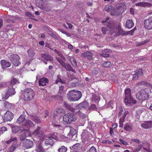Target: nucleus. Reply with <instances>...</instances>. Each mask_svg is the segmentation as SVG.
Instances as JSON below:
<instances>
[{
	"mask_svg": "<svg viewBox=\"0 0 152 152\" xmlns=\"http://www.w3.org/2000/svg\"><path fill=\"white\" fill-rule=\"evenodd\" d=\"M25 15L30 18H31V17L32 16V15L28 12H26L25 13Z\"/></svg>",
	"mask_w": 152,
	"mask_h": 152,
	"instance_id": "64",
	"label": "nucleus"
},
{
	"mask_svg": "<svg viewBox=\"0 0 152 152\" xmlns=\"http://www.w3.org/2000/svg\"><path fill=\"white\" fill-rule=\"evenodd\" d=\"M77 113L82 118H84L86 117V115L84 114L80 110L78 111Z\"/></svg>",
	"mask_w": 152,
	"mask_h": 152,
	"instance_id": "48",
	"label": "nucleus"
},
{
	"mask_svg": "<svg viewBox=\"0 0 152 152\" xmlns=\"http://www.w3.org/2000/svg\"><path fill=\"white\" fill-rule=\"evenodd\" d=\"M15 92L14 91V88H12L9 87L5 94L3 97V98L5 99H7L10 96H12L15 94Z\"/></svg>",
	"mask_w": 152,
	"mask_h": 152,
	"instance_id": "11",
	"label": "nucleus"
},
{
	"mask_svg": "<svg viewBox=\"0 0 152 152\" xmlns=\"http://www.w3.org/2000/svg\"><path fill=\"white\" fill-rule=\"evenodd\" d=\"M57 60L61 64L62 66H64L65 65V62L63 61V60L59 58H57Z\"/></svg>",
	"mask_w": 152,
	"mask_h": 152,
	"instance_id": "44",
	"label": "nucleus"
},
{
	"mask_svg": "<svg viewBox=\"0 0 152 152\" xmlns=\"http://www.w3.org/2000/svg\"><path fill=\"white\" fill-rule=\"evenodd\" d=\"M40 129V127H38V128L34 131L33 134L35 135H38L40 132V131H39Z\"/></svg>",
	"mask_w": 152,
	"mask_h": 152,
	"instance_id": "40",
	"label": "nucleus"
},
{
	"mask_svg": "<svg viewBox=\"0 0 152 152\" xmlns=\"http://www.w3.org/2000/svg\"><path fill=\"white\" fill-rule=\"evenodd\" d=\"M9 58L12 63L15 66H18L20 64L19 60L20 58L18 55L12 54L10 55Z\"/></svg>",
	"mask_w": 152,
	"mask_h": 152,
	"instance_id": "7",
	"label": "nucleus"
},
{
	"mask_svg": "<svg viewBox=\"0 0 152 152\" xmlns=\"http://www.w3.org/2000/svg\"><path fill=\"white\" fill-rule=\"evenodd\" d=\"M64 105L67 108L69 109L70 110H71V109H70V105H69L68 104L64 102Z\"/></svg>",
	"mask_w": 152,
	"mask_h": 152,
	"instance_id": "61",
	"label": "nucleus"
},
{
	"mask_svg": "<svg viewBox=\"0 0 152 152\" xmlns=\"http://www.w3.org/2000/svg\"><path fill=\"white\" fill-rule=\"evenodd\" d=\"M117 7L118 10L121 12L123 11L126 8V6L124 3H120L117 4Z\"/></svg>",
	"mask_w": 152,
	"mask_h": 152,
	"instance_id": "19",
	"label": "nucleus"
},
{
	"mask_svg": "<svg viewBox=\"0 0 152 152\" xmlns=\"http://www.w3.org/2000/svg\"><path fill=\"white\" fill-rule=\"evenodd\" d=\"M64 88V86L62 85L59 86V92L60 93H62L63 92V90Z\"/></svg>",
	"mask_w": 152,
	"mask_h": 152,
	"instance_id": "55",
	"label": "nucleus"
},
{
	"mask_svg": "<svg viewBox=\"0 0 152 152\" xmlns=\"http://www.w3.org/2000/svg\"><path fill=\"white\" fill-rule=\"evenodd\" d=\"M113 7L110 5H107L105 7V10L107 12H110L113 9Z\"/></svg>",
	"mask_w": 152,
	"mask_h": 152,
	"instance_id": "35",
	"label": "nucleus"
},
{
	"mask_svg": "<svg viewBox=\"0 0 152 152\" xmlns=\"http://www.w3.org/2000/svg\"><path fill=\"white\" fill-rule=\"evenodd\" d=\"M67 150V148L63 146H61L60 148H59L58 151L59 152H66Z\"/></svg>",
	"mask_w": 152,
	"mask_h": 152,
	"instance_id": "39",
	"label": "nucleus"
},
{
	"mask_svg": "<svg viewBox=\"0 0 152 152\" xmlns=\"http://www.w3.org/2000/svg\"><path fill=\"white\" fill-rule=\"evenodd\" d=\"M41 57L42 60H43L44 62L46 64H47L46 61H52L53 59L51 56L48 54H44L42 55Z\"/></svg>",
	"mask_w": 152,
	"mask_h": 152,
	"instance_id": "14",
	"label": "nucleus"
},
{
	"mask_svg": "<svg viewBox=\"0 0 152 152\" xmlns=\"http://www.w3.org/2000/svg\"><path fill=\"white\" fill-rule=\"evenodd\" d=\"M70 131L68 134L69 136L72 137L76 134V130L72 127H70Z\"/></svg>",
	"mask_w": 152,
	"mask_h": 152,
	"instance_id": "25",
	"label": "nucleus"
},
{
	"mask_svg": "<svg viewBox=\"0 0 152 152\" xmlns=\"http://www.w3.org/2000/svg\"><path fill=\"white\" fill-rule=\"evenodd\" d=\"M14 115L13 113L8 110L4 114L3 117L4 122L10 121L13 119Z\"/></svg>",
	"mask_w": 152,
	"mask_h": 152,
	"instance_id": "8",
	"label": "nucleus"
},
{
	"mask_svg": "<svg viewBox=\"0 0 152 152\" xmlns=\"http://www.w3.org/2000/svg\"><path fill=\"white\" fill-rule=\"evenodd\" d=\"M50 138L55 140H58V137L57 136V134L56 133H53L51 134Z\"/></svg>",
	"mask_w": 152,
	"mask_h": 152,
	"instance_id": "46",
	"label": "nucleus"
},
{
	"mask_svg": "<svg viewBox=\"0 0 152 152\" xmlns=\"http://www.w3.org/2000/svg\"><path fill=\"white\" fill-rule=\"evenodd\" d=\"M147 93L144 90L138 92L136 96V98L140 100H145L148 98Z\"/></svg>",
	"mask_w": 152,
	"mask_h": 152,
	"instance_id": "6",
	"label": "nucleus"
},
{
	"mask_svg": "<svg viewBox=\"0 0 152 152\" xmlns=\"http://www.w3.org/2000/svg\"><path fill=\"white\" fill-rule=\"evenodd\" d=\"M67 97L72 101H77L82 96L80 91L75 90L69 91L67 94Z\"/></svg>",
	"mask_w": 152,
	"mask_h": 152,
	"instance_id": "1",
	"label": "nucleus"
},
{
	"mask_svg": "<svg viewBox=\"0 0 152 152\" xmlns=\"http://www.w3.org/2000/svg\"><path fill=\"white\" fill-rule=\"evenodd\" d=\"M26 136V134L25 132L23 133L20 136V140H23Z\"/></svg>",
	"mask_w": 152,
	"mask_h": 152,
	"instance_id": "50",
	"label": "nucleus"
},
{
	"mask_svg": "<svg viewBox=\"0 0 152 152\" xmlns=\"http://www.w3.org/2000/svg\"><path fill=\"white\" fill-rule=\"evenodd\" d=\"M148 42V41H146L145 40L144 41H141L139 42H137L136 44V45L137 46H139L141 45H144Z\"/></svg>",
	"mask_w": 152,
	"mask_h": 152,
	"instance_id": "45",
	"label": "nucleus"
},
{
	"mask_svg": "<svg viewBox=\"0 0 152 152\" xmlns=\"http://www.w3.org/2000/svg\"><path fill=\"white\" fill-rule=\"evenodd\" d=\"M112 65V63L110 61H106L103 64V66L105 67H110Z\"/></svg>",
	"mask_w": 152,
	"mask_h": 152,
	"instance_id": "36",
	"label": "nucleus"
},
{
	"mask_svg": "<svg viewBox=\"0 0 152 152\" xmlns=\"http://www.w3.org/2000/svg\"><path fill=\"white\" fill-rule=\"evenodd\" d=\"M68 58L73 66L74 67L77 66V64L75 59L73 56H69Z\"/></svg>",
	"mask_w": 152,
	"mask_h": 152,
	"instance_id": "24",
	"label": "nucleus"
},
{
	"mask_svg": "<svg viewBox=\"0 0 152 152\" xmlns=\"http://www.w3.org/2000/svg\"><path fill=\"white\" fill-rule=\"evenodd\" d=\"M0 129L2 132L3 133L4 132L7 130V128L5 127H2L1 128H0Z\"/></svg>",
	"mask_w": 152,
	"mask_h": 152,
	"instance_id": "60",
	"label": "nucleus"
},
{
	"mask_svg": "<svg viewBox=\"0 0 152 152\" xmlns=\"http://www.w3.org/2000/svg\"><path fill=\"white\" fill-rule=\"evenodd\" d=\"M81 56L83 58H86L90 60H92L93 58V54L90 52L87 51L81 54Z\"/></svg>",
	"mask_w": 152,
	"mask_h": 152,
	"instance_id": "13",
	"label": "nucleus"
},
{
	"mask_svg": "<svg viewBox=\"0 0 152 152\" xmlns=\"http://www.w3.org/2000/svg\"><path fill=\"white\" fill-rule=\"evenodd\" d=\"M119 141L121 142L122 144L124 145H128V143L123 139H120L119 140Z\"/></svg>",
	"mask_w": 152,
	"mask_h": 152,
	"instance_id": "54",
	"label": "nucleus"
},
{
	"mask_svg": "<svg viewBox=\"0 0 152 152\" xmlns=\"http://www.w3.org/2000/svg\"><path fill=\"white\" fill-rule=\"evenodd\" d=\"M58 30L60 31L61 32H62V33L65 34V35H67V36H70V35L69 33H67L66 31L63 30V29H61L59 28V29H58Z\"/></svg>",
	"mask_w": 152,
	"mask_h": 152,
	"instance_id": "51",
	"label": "nucleus"
},
{
	"mask_svg": "<svg viewBox=\"0 0 152 152\" xmlns=\"http://www.w3.org/2000/svg\"><path fill=\"white\" fill-rule=\"evenodd\" d=\"M19 83V81L16 79L14 78L11 81L10 83V85H14L17 84Z\"/></svg>",
	"mask_w": 152,
	"mask_h": 152,
	"instance_id": "38",
	"label": "nucleus"
},
{
	"mask_svg": "<svg viewBox=\"0 0 152 152\" xmlns=\"http://www.w3.org/2000/svg\"><path fill=\"white\" fill-rule=\"evenodd\" d=\"M64 66H62L63 67L65 68L68 71H70L71 69H72V67L71 66L68 64H66L65 63V65Z\"/></svg>",
	"mask_w": 152,
	"mask_h": 152,
	"instance_id": "42",
	"label": "nucleus"
},
{
	"mask_svg": "<svg viewBox=\"0 0 152 152\" xmlns=\"http://www.w3.org/2000/svg\"><path fill=\"white\" fill-rule=\"evenodd\" d=\"M99 100V97L98 94H94L92 96V101L95 102H98Z\"/></svg>",
	"mask_w": 152,
	"mask_h": 152,
	"instance_id": "32",
	"label": "nucleus"
},
{
	"mask_svg": "<svg viewBox=\"0 0 152 152\" xmlns=\"http://www.w3.org/2000/svg\"><path fill=\"white\" fill-rule=\"evenodd\" d=\"M48 79L45 77L41 78L39 80V84L40 86H45L46 85V84H48Z\"/></svg>",
	"mask_w": 152,
	"mask_h": 152,
	"instance_id": "16",
	"label": "nucleus"
},
{
	"mask_svg": "<svg viewBox=\"0 0 152 152\" xmlns=\"http://www.w3.org/2000/svg\"><path fill=\"white\" fill-rule=\"evenodd\" d=\"M102 142L104 143H111V141L107 140H104L102 141Z\"/></svg>",
	"mask_w": 152,
	"mask_h": 152,
	"instance_id": "63",
	"label": "nucleus"
},
{
	"mask_svg": "<svg viewBox=\"0 0 152 152\" xmlns=\"http://www.w3.org/2000/svg\"><path fill=\"white\" fill-rule=\"evenodd\" d=\"M139 76L136 73L133 75V79L134 80H137L138 77Z\"/></svg>",
	"mask_w": 152,
	"mask_h": 152,
	"instance_id": "58",
	"label": "nucleus"
},
{
	"mask_svg": "<svg viewBox=\"0 0 152 152\" xmlns=\"http://www.w3.org/2000/svg\"><path fill=\"white\" fill-rule=\"evenodd\" d=\"M24 98L26 100L32 99L34 96L33 90L31 88L26 89L23 93Z\"/></svg>",
	"mask_w": 152,
	"mask_h": 152,
	"instance_id": "3",
	"label": "nucleus"
},
{
	"mask_svg": "<svg viewBox=\"0 0 152 152\" xmlns=\"http://www.w3.org/2000/svg\"><path fill=\"white\" fill-rule=\"evenodd\" d=\"M119 113L118 115L119 116H120L122 115L123 112V109L121 107H119Z\"/></svg>",
	"mask_w": 152,
	"mask_h": 152,
	"instance_id": "59",
	"label": "nucleus"
},
{
	"mask_svg": "<svg viewBox=\"0 0 152 152\" xmlns=\"http://www.w3.org/2000/svg\"><path fill=\"white\" fill-rule=\"evenodd\" d=\"M135 73L138 74L139 76L140 75H142L143 74L142 69H140L139 70L136 71Z\"/></svg>",
	"mask_w": 152,
	"mask_h": 152,
	"instance_id": "53",
	"label": "nucleus"
},
{
	"mask_svg": "<svg viewBox=\"0 0 152 152\" xmlns=\"http://www.w3.org/2000/svg\"><path fill=\"white\" fill-rule=\"evenodd\" d=\"M88 105V103L86 102H84L79 104L76 107V108L80 109L82 108H86Z\"/></svg>",
	"mask_w": 152,
	"mask_h": 152,
	"instance_id": "23",
	"label": "nucleus"
},
{
	"mask_svg": "<svg viewBox=\"0 0 152 152\" xmlns=\"http://www.w3.org/2000/svg\"><path fill=\"white\" fill-rule=\"evenodd\" d=\"M72 148L74 149L80 150L82 148V146L79 143H76L74 144L72 146Z\"/></svg>",
	"mask_w": 152,
	"mask_h": 152,
	"instance_id": "33",
	"label": "nucleus"
},
{
	"mask_svg": "<svg viewBox=\"0 0 152 152\" xmlns=\"http://www.w3.org/2000/svg\"><path fill=\"white\" fill-rule=\"evenodd\" d=\"M33 122L29 120H26L25 122V126L27 128L32 126L33 125Z\"/></svg>",
	"mask_w": 152,
	"mask_h": 152,
	"instance_id": "29",
	"label": "nucleus"
},
{
	"mask_svg": "<svg viewBox=\"0 0 152 152\" xmlns=\"http://www.w3.org/2000/svg\"><path fill=\"white\" fill-rule=\"evenodd\" d=\"M77 117L75 115L69 113L65 114L63 117V121L69 124H70L73 121H75Z\"/></svg>",
	"mask_w": 152,
	"mask_h": 152,
	"instance_id": "4",
	"label": "nucleus"
},
{
	"mask_svg": "<svg viewBox=\"0 0 152 152\" xmlns=\"http://www.w3.org/2000/svg\"><path fill=\"white\" fill-rule=\"evenodd\" d=\"M53 141V140L51 139V138H49L45 141V143L46 144H50L52 143Z\"/></svg>",
	"mask_w": 152,
	"mask_h": 152,
	"instance_id": "49",
	"label": "nucleus"
},
{
	"mask_svg": "<svg viewBox=\"0 0 152 152\" xmlns=\"http://www.w3.org/2000/svg\"><path fill=\"white\" fill-rule=\"evenodd\" d=\"M131 141L136 142L137 143H139L140 142V141L139 140L136 139H132L131 140Z\"/></svg>",
	"mask_w": 152,
	"mask_h": 152,
	"instance_id": "62",
	"label": "nucleus"
},
{
	"mask_svg": "<svg viewBox=\"0 0 152 152\" xmlns=\"http://www.w3.org/2000/svg\"><path fill=\"white\" fill-rule=\"evenodd\" d=\"M1 64L2 67L4 68L9 67L11 65L9 62L4 60L1 61Z\"/></svg>",
	"mask_w": 152,
	"mask_h": 152,
	"instance_id": "18",
	"label": "nucleus"
},
{
	"mask_svg": "<svg viewBox=\"0 0 152 152\" xmlns=\"http://www.w3.org/2000/svg\"><path fill=\"white\" fill-rule=\"evenodd\" d=\"M143 149L145 151V152H151V151L149 147H147V148H145V147H143Z\"/></svg>",
	"mask_w": 152,
	"mask_h": 152,
	"instance_id": "56",
	"label": "nucleus"
},
{
	"mask_svg": "<svg viewBox=\"0 0 152 152\" xmlns=\"http://www.w3.org/2000/svg\"><path fill=\"white\" fill-rule=\"evenodd\" d=\"M7 86V84L6 83H0V88L6 87Z\"/></svg>",
	"mask_w": 152,
	"mask_h": 152,
	"instance_id": "52",
	"label": "nucleus"
},
{
	"mask_svg": "<svg viewBox=\"0 0 152 152\" xmlns=\"http://www.w3.org/2000/svg\"><path fill=\"white\" fill-rule=\"evenodd\" d=\"M25 115L24 114H22L17 119V122L19 124H21L25 120Z\"/></svg>",
	"mask_w": 152,
	"mask_h": 152,
	"instance_id": "26",
	"label": "nucleus"
},
{
	"mask_svg": "<svg viewBox=\"0 0 152 152\" xmlns=\"http://www.w3.org/2000/svg\"><path fill=\"white\" fill-rule=\"evenodd\" d=\"M32 120L37 123H39L40 122V120L39 118L37 117H32L31 118Z\"/></svg>",
	"mask_w": 152,
	"mask_h": 152,
	"instance_id": "43",
	"label": "nucleus"
},
{
	"mask_svg": "<svg viewBox=\"0 0 152 152\" xmlns=\"http://www.w3.org/2000/svg\"><path fill=\"white\" fill-rule=\"evenodd\" d=\"M12 131L14 133H16L19 131L20 128L17 126H13L12 127Z\"/></svg>",
	"mask_w": 152,
	"mask_h": 152,
	"instance_id": "37",
	"label": "nucleus"
},
{
	"mask_svg": "<svg viewBox=\"0 0 152 152\" xmlns=\"http://www.w3.org/2000/svg\"><path fill=\"white\" fill-rule=\"evenodd\" d=\"M124 122V119L123 118H121L119 120V127L121 128H123L124 126L123 123Z\"/></svg>",
	"mask_w": 152,
	"mask_h": 152,
	"instance_id": "41",
	"label": "nucleus"
},
{
	"mask_svg": "<svg viewBox=\"0 0 152 152\" xmlns=\"http://www.w3.org/2000/svg\"><path fill=\"white\" fill-rule=\"evenodd\" d=\"M87 152H97L96 148L94 146L91 147Z\"/></svg>",
	"mask_w": 152,
	"mask_h": 152,
	"instance_id": "47",
	"label": "nucleus"
},
{
	"mask_svg": "<svg viewBox=\"0 0 152 152\" xmlns=\"http://www.w3.org/2000/svg\"><path fill=\"white\" fill-rule=\"evenodd\" d=\"M107 31H109L111 34L115 33V34L114 35V36L117 35L118 34L119 31L118 28L114 26V25L112 24H110L107 25V28L105 27L102 28V31L103 34H105Z\"/></svg>",
	"mask_w": 152,
	"mask_h": 152,
	"instance_id": "2",
	"label": "nucleus"
},
{
	"mask_svg": "<svg viewBox=\"0 0 152 152\" xmlns=\"http://www.w3.org/2000/svg\"><path fill=\"white\" fill-rule=\"evenodd\" d=\"M56 112L58 113H63L64 110L61 109H57Z\"/></svg>",
	"mask_w": 152,
	"mask_h": 152,
	"instance_id": "57",
	"label": "nucleus"
},
{
	"mask_svg": "<svg viewBox=\"0 0 152 152\" xmlns=\"http://www.w3.org/2000/svg\"><path fill=\"white\" fill-rule=\"evenodd\" d=\"M131 89L130 88H127L125 90V94L126 97H130L131 95Z\"/></svg>",
	"mask_w": 152,
	"mask_h": 152,
	"instance_id": "34",
	"label": "nucleus"
},
{
	"mask_svg": "<svg viewBox=\"0 0 152 152\" xmlns=\"http://www.w3.org/2000/svg\"><path fill=\"white\" fill-rule=\"evenodd\" d=\"M136 6H141L143 7H150L152 6V4L150 3H145V2H139L138 3H136L135 4Z\"/></svg>",
	"mask_w": 152,
	"mask_h": 152,
	"instance_id": "21",
	"label": "nucleus"
},
{
	"mask_svg": "<svg viewBox=\"0 0 152 152\" xmlns=\"http://www.w3.org/2000/svg\"><path fill=\"white\" fill-rule=\"evenodd\" d=\"M12 142V145L11 146L9 152H13L18 146L16 138L15 137H12L10 140L6 141V143L8 144Z\"/></svg>",
	"mask_w": 152,
	"mask_h": 152,
	"instance_id": "5",
	"label": "nucleus"
},
{
	"mask_svg": "<svg viewBox=\"0 0 152 152\" xmlns=\"http://www.w3.org/2000/svg\"><path fill=\"white\" fill-rule=\"evenodd\" d=\"M134 26V23L132 20H127L126 26L128 28H132Z\"/></svg>",
	"mask_w": 152,
	"mask_h": 152,
	"instance_id": "22",
	"label": "nucleus"
},
{
	"mask_svg": "<svg viewBox=\"0 0 152 152\" xmlns=\"http://www.w3.org/2000/svg\"><path fill=\"white\" fill-rule=\"evenodd\" d=\"M110 51V50L105 49L104 50V52L100 54V56L104 57H107L109 56V54L107 53H104V52L109 53Z\"/></svg>",
	"mask_w": 152,
	"mask_h": 152,
	"instance_id": "30",
	"label": "nucleus"
},
{
	"mask_svg": "<svg viewBox=\"0 0 152 152\" xmlns=\"http://www.w3.org/2000/svg\"><path fill=\"white\" fill-rule=\"evenodd\" d=\"M144 23V26L146 29L148 30L152 29V17L145 20Z\"/></svg>",
	"mask_w": 152,
	"mask_h": 152,
	"instance_id": "10",
	"label": "nucleus"
},
{
	"mask_svg": "<svg viewBox=\"0 0 152 152\" xmlns=\"http://www.w3.org/2000/svg\"><path fill=\"white\" fill-rule=\"evenodd\" d=\"M23 146L27 149L31 148L33 146V141L30 140L26 139L23 142Z\"/></svg>",
	"mask_w": 152,
	"mask_h": 152,
	"instance_id": "12",
	"label": "nucleus"
},
{
	"mask_svg": "<svg viewBox=\"0 0 152 152\" xmlns=\"http://www.w3.org/2000/svg\"><path fill=\"white\" fill-rule=\"evenodd\" d=\"M124 102L126 105L135 103V102H134L133 99L131 96L126 97L124 99Z\"/></svg>",
	"mask_w": 152,
	"mask_h": 152,
	"instance_id": "20",
	"label": "nucleus"
},
{
	"mask_svg": "<svg viewBox=\"0 0 152 152\" xmlns=\"http://www.w3.org/2000/svg\"><path fill=\"white\" fill-rule=\"evenodd\" d=\"M29 56L32 58L35 55L34 50L32 49H29L27 51Z\"/></svg>",
	"mask_w": 152,
	"mask_h": 152,
	"instance_id": "31",
	"label": "nucleus"
},
{
	"mask_svg": "<svg viewBox=\"0 0 152 152\" xmlns=\"http://www.w3.org/2000/svg\"><path fill=\"white\" fill-rule=\"evenodd\" d=\"M61 76L60 75H58L57 76V79L56 80L55 83L60 85V84H64L65 82L60 77Z\"/></svg>",
	"mask_w": 152,
	"mask_h": 152,
	"instance_id": "27",
	"label": "nucleus"
},
{
	"mask_svg": "<svg viewBox=\"0 0 152 152\" xmlns=\"http://www.w3.org/2000/svg\"><path fill=\"white\" fill-rule=\"evenodd\" d=\"M2 103L4 104L5 108L7 109L11 108L12 106V104L11 103L7 101H4Z\"/></svg>",
	"mask_w": 152,
	"mask_h": 152,
	"instance_id": "28",
	"label": "nucleus"
},
{
	"mask_svg": "<svg viewBox=\"0 0 152 152\" xmlns=\"http://www.w3.org/2000/svg\"><path fill=\"white\" fill-rule=\"evenodd\" d=\"M82 137L86 140H93L92 135L87 130H84L81 134Z\"/></svg>",
	"mask_w": 152,
	"mask_h": 152,
	"instance_id": "9",
	"label": "nucleus"
},
{
	"mask_svg": "<svg viewBox=\"0 0 152 152\" xmlns=\"http://www.w3.org/2000/svg\"><path fill=\"white\" fill-rule=\"evenodd\" d=\"M133 129V126L132 124L127 123L124 124V129L127 131L130 132Z\"/></svg>",
	"mask_w": 152,
	"mask_h": 152,
	"instance_id": "17",
	"label": "nucleus"
},
{
	"mask_svg": "<svg viewBox=\"0 0 152 152\" xmlns=\"http://www.w3.org/2000/svg\"><path fill=\"white\" fill-rule=\"evenodd\" d=\"M141 126L144 129H149L152 127V121H145L141 124Z\"/></svg>",
	"mask_w": 152,
	"mask_h": 152,
	"instance_id": "15",
	"label": "nucleus"
}]
</instances>
